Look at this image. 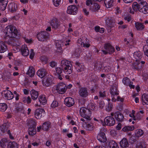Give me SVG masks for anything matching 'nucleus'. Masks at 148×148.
<instances>
[{"label":"nucleus","instance_id":"59","mask_svg":"<svg viewBox=\"0 0 148 148\" xmlns=\"http://www.w3.org/2000/svg\"><path fill=\"white\" fill-rule=\"evenodd\" d=\"M4 75L5 77L6 78H10L12 75L11 73L9 72H6L4 74Z\"/></svg>","mask_w":148,"mask_h":148},{"label":"nucleus","instance_id":"36","mask_svg":"<svg viewBox=\"0 0 148 148\" xmlns=\"http://www.w3.org/2000/svg\"><path fill=\"white\" fill-rule=\"evenodd\" d=\"M35 74L34 69L32 66H30L29 69L27 73V74L30 77H32Z\"/></svg>","mask_w":148,"mask_h":148},{"label":"nucleus","instance_id":"12","mask_svg":"<svg viewBox=\"0 0 148 148\" xmlns=\"http://www.w3.org/2000/svg\"><path fill=\"white\" fill-rule=\"evenodd\" d=\"M110 92L111 95V97L112 101L113 102H115L116 99L115 97L119 95V92L117 90L116 87L115 86H113Z\"/></svg>","mask_w":148,"mask_h":148},{"label":"nucleus","instance_id":"63","mask_svg":"<svg viewBox=\"0 0 148 148\" xmlns=\"http://www.w3.org/2000/svg\"><path fill=\"white\" fill-rule=\"evenodd\" d=\"M92 0H87L86 2V5L87 6H89L90 5H92Z\"/></svg>","mask_w":148,"mask_h":148},{"label":"nucleus","instance_id":"20","mask_svg":"<svg viewBox=\"0 0 148 148\" xmlns=\"http://www.w3.org/2000/svg\"><path fill=\"white\" fill-rule=\"evenodd\" d=\"M97 138L98 140L101 142H105L106 138L104 133L102 132H100L97 136Z\"/></svg>","mask_w":148,"mask_h":148},{"label":"nucleus","instance_id":"5","mask_svg":"<svg viewBox=\"0 0 148 148\" xmlns=\"http://www.w3.org/2000/svg\"><path fill=\"white\" fill-rule=\"evenodd\" d=\"M103 125H107L109 126H112L114 125L115 123L114 119L112 116H108L106 117L104 119V123L102 121H101Z\"/></svg>","mask_w":148,"mask_h":148},{"label":"nucleus","instance_id":"27","mask_svg":"<svg viewBox=\"0 0 148 148\" xmlns=\"http://www.w3.org/2000/svg\"><path fill=\"white\" fill-rule=\"evenodd\" d=\"M30 95L32 99L35 100L38 97V93L37 91L33 89L30 91Z\"/></svg>","mask_w":148,"mask_h":148},{"label":"nucleus","instance_id":"14","mask_svg":"<svg viewBox=\"0 0 148 148\" xmlns=\"http://www.w3.org/2000/svg\"><path fill=\"white\" fill-rule=\"evenodd\" d=\"M77 12V8L75 5H71L68 7L67 12L71 14L74 15Z\"/></svg>","mask_w":148,"mask_h":148},{"label":"nucleus","instance_id":"18","mask_svg":"<svg viewBox=\"0 0 148 148\" xmlns=\"http://www.w3.org/2000/svg\"><path fill=\"white\" fill-rule=\"evenodd\" d=\"M9 11L12 12H16L18 9V6L15 3H12L8 5Z\"/></svg>","mask_w":148,"mask_h":148},{"label":"nucleus","instance_id":"29","mask_svg":"<svg viewBox=\"0 0 148 148\" xmlns=\"http://www.w3.org/2000/svg\"><path fill=\"white\" fill-rule=\"evenodd\" d=\"M142 66L140 63V60H135V62L133 65V67L136 70L140 69Z\"/></svg>","mask_w":148,"mask_h":148},{"label":"nucleus","instance_id":"43","mask_svg":"<svg viewBox=\"0 0 148 148\" xmlns=\"http://www.w3.org/2000/svg\"><path fill=\"white\" fill-rule=\"evenodd\" d=\"M7 148H18L17 144L15 142H10L8 145Z\"/></svg>","mask_w":148,"mask_h":148},{"label":"nucleus","instance_id":"17","mask_svg":"<svg viewBox=\"0 0 148 148\" xmlns=\"http://www.w3.org/2000/svg\"><path fill=\"white\" fill-rule=\"evenodd\" d=\"M122 82L125 85H129L131 88H134V86L133 85V82H130V79L127 77L123 78L122 80Z\"/></svg>","mask_w":148,"mask_h":148},{"label":"nucleus","instance_id":"31","mask_svg":"<svg viewBox=\"0 0 148 148\" xmlns=\"http://www.w3.org/2000/svg\"><path fill=\"white\" fill-rule=\"evenodd\" d=\"M114 0H105L104 3L106 7L109 8L113 5Z\"/></svg>","mask_w":148,"mask_h":148},{"label":"nucleus","instance_id":"49","mask_svg":"<svg viewBox=\"0 0 148 148\" xmlns=\"http://www.w3.org/2000/svg\"><path fill=\"white\" fill-rule=\"evenodd\" d=\"M85 41H87V38L85 37H83L82 38H80L78 39L77 43L80 45H82Z\"/></svg>","mask_w":148,"mask_h":148},{"label":"nucleus","instance_id":"15","mask_svg":"<svg viewBox=\"0 0 148 148\" xmlns=\"http://www.w3.org/2000/svg\"><path fill=\"white\" fill-rule=\"evenodd\" d=\"M47 34L46 31L40 32L37 35L38 38L40 41H44L47 38Z\"/></svg>","mask_w":148,"mask_h":148},{"label":"nucleus","instance_id":"24","mask_svg":"<svg viewBox=\"0 0 148 148\" xmlns=\"http://www.w3.org/2000/svg\"><path fill=\"white\" fill-rule=\"evenodd\" d=\"M27 125L29 128L35 127L36 125L35 121L32 119H27Z\"/></svg>","mask_w":148,"mask_h":148},{"label":"nucleus","instance_id":"61","mask_svg":"<svg viewBox=\"0 0 148 148\" xmlns=\"http://www.w3.org/2000/svg\"><path fill=\"white\" fill-rule=\"evenodd\" d=\"M99 94L100 97H104L106 95L105 91H101L99 92Z\"/></svg>","mask_w":148,"mask_h":148},{"label":"nucleus","instance_id":"42","mask_svg":"<svg viewBox=\"0 0 148 148\" xmlns=\"http://www.w3.org/2000/svg\"><path fill=\"white\" fill-rule=\"evenodd\" d=\"M135 26L137 29L139 30H142L144 28V26L143 24L137 22L135 23Z\"/></svg>","mask_w":148,"mask_h":148},{"label":"nucleus","instance_id":"57","mask_svg":"<svg viewBox=\"0 0 148 148\" xmlns=\"http://www.w3.org/2000/svg\"><path fill=\"white\" fill-rule=\"evenodd\" d=\"M135 112L134 110H132L131 114H129V116L132 118L134 120H136L135 115Z\"/></svg>","mask_w":148,"mask_h":148},{"label":"nucleus","instance_id":"51","mask_svg":"<svg viewBox=\"0 0 148 148\" xmlns=\"http://www.w3.org/2000/svg\"><path fill=\"white\" fill-rule=\"evenodd\" d=\"M81 51V50L80 49H77L73 53V55L75 57H78L79 56Z\"/></svg>","mask_w":148,"mask_h":148},{"label":"nucleus","instance_id":"26","mask_svg":"<svg viewBox=\"0 0 148 148\" xmlns=\"http://www.w3.org/2000/svg\"><path fill=\"white\" fill-rule=\"evenodd\" d=\"M8 4L6 0H0V9L2 11L4 10Z\"/></svg>","mask_w":148,"mask_h":148},{"label":"nucleus","instance_id":"11","mask_svg":"<svg viewBox=\"0 0 148 148\" xmlns=\"http://www.w3.org/2000/svg\"><path fill=\"white\" fill-rule=\"evenodd\" d=\"M52 77L51 75L44 78L42 81L43 85L47 87L50 86L52 83Z\"/></svg>","mask_w":148,"mask_h":148},{"label":"nucleus","instance_id":"44","mask_svg":"<svg viewBox=\"0 0 148 148\" xmlns=\"http://www.w3.org/2000/svg\"><path fill=\"white\" fill-rule=\"evenodd\" d=\"M135 133L136 137H139L143 135L144 132L142 130L138 129L136 130Z\"/></svg>","mask_w":148,"mask_h":148},{"label":"nucleus","instance_id":"48","mask_svg":"<svg viewBox=\"0 0 148 148\" xmlns=\"http://www.w3.org/2000/svg\"><path fill=\"white\" fill-rule=\"evenodd\" d=\"M7 108V105L5 103H0V111L4 112L6 110Z\"/></svg>","mask_w":148,"mask_h":148},{"label":"nucleus","instance_id":"21","mask_svg":"<svg viewBox=\"0 0 148 148\" xmlns=\"http://www.w3.org/2000/svg\"><path fill=\"white\" fill-rule=\"evenodd\" d=\"M21 52L23 56H26L29 55V51L26 45H24L22 46Z\"/></svg>","mask_w":148,"mask_h":148},{"label":"nucleus","instance_id":"7","mask_svg":"<svg viewBox=\"0 0 148 148\" xmlns=\"http://www.w3.org/2000/svg\"><path fill=\"white\" fill-rule=\"evenodd\" d=\"M105 50H102V51L103 53L106 54L108 53L109 54L113 53L114 51V49L110 44H106L104 46Z\"/></svg>","mask_w":148,"mask_h":148},{"label":"nucleus","instance_id":"35","mask_svg":"<svg viewBox=\"0 0 148 148\" xmlns=\"http://www.w3.org/2000/svg\"><path fill=\"white\" fill-rule=\"evenodd\" d=\"M8 125L4 124L0 127V134H2L7 130Z\"/></svg>","mask_w":148,"mask_h":148},{"label":"nucleus","instance_id":"19","mask_svg":"<svg viewBox=\"0 0 148 148\" xmlns=\"http://www.w3.org/2000/svg\"><path fill=\"white\" fill-rule=\"evenodd\" d=\"M64 101L66 105L69 107L73 106L75 103L74 99L71 97L66 98L64 100Z\"/></svg>","mask_w":148,"mask_h":148},{"label":"nucleus","instance_id":"64","mask_svg":"<svg viewBox=\"0 0 148 148\" xmlns=\"http://www.w3.org/2000/svg\"><path fill=\"white\" fill-rule=\"evenodd\" d=\"M105 105L104 102L102 101L99 102V107L100 108H103Z\"/></svg>","mask_w":148,"mask_h":148},{"label":"nucleus","instance_id":"34","mask_svg":"<svg viewBox=\"0 0 148 148\" xmlns=\"http://www.w3.org/2000/svg\"><path fill=\"white\" fill-rule=\"evenodd\" d=\"M83 125L88 130L91 131L92 130L93 126L92 124L91 123H86L85 124L83 123Z\"/></svg>","mask_w":148,"mask_h":148},{"label":"nucleus","instance_id":"16","mask_svg":"<svg viewBox=\"0 0 148 148\" xmlns=\"http://www.w3.org/2000/svg\"><path fill=\"white\" fill-rule=\"evenodd\" d=\"M79 93L82 97H86L88 95L87 88L84 87L81 88L79 90Z\"/></svg>","mask_w":148,"mask_h":148},{"label":"nucleus","instance_id":"40","mask_svg":"<svg viewBox=\"0 0 148 148\" xmlns=\"http://www.w3.org/2000/svg\"><path fill=\"white\" fill-rule=\"evenodd\" d=\"M76 68L77 71L79 72H80L84 71V66L78 62L76 63Z\"/></svg>","mask_w":148,"mask_h":148},{"label":"nucleus","instance_id":"23","mask_svg":"<svg viewBox=\"0 0 148 148\" xmlns=\"http://www.w3.org/2000/svg\"><path fill=\"white\" fill-rule=\"evenodd\" d=\"M120 145L121 147L126 148L129 146V143L126 138H124L120 142Z\"/></svg>","mask_w":148,"mask_h":148},{"label":"nucleus","instance_id":"1","mask_svg":"<svg viewBox=\"0 0 148 148\" xmlns=\"http://www.w3.org/2000/svg\"><path fill=\"white\" fill-rule=\"evenodd\" d=\"M132 8L135 11L138 10L140 12L144 14L148 13V5L147 2L144 1H140L138 4L136 2H134L132 5Z\"/></svg>","mask_w":148,"mask_h":148},{"label":"nucleus","instance_id":"3","mask_svg":"<svg viewBox=\"0 0 148 148\" xmlns=\"http://www.w3.org/2000/svg\"><path fill=\"white\" fill-rule=\"evenodd\" d=\"M61 65L65 73L70 74L71 73L73 70L72 66L69 61L66 60H62L61 62Z\"/></svg>","mask_w":148,"mask_h":148},{"label":"nucleus","instance_id":"33","mask_svg":"<svg viewBox=\"0 0 148 148\" xmlns=\"http://www.w3.org/2000/svg\"><path fill=\"white\" fill-rule=\"evenodd\" d=\"M38 99L40 103L42 105H44L46 103L47 99L45 96V95H40Z\"/></svg>","mask_w":148,"mask_h":148},{"label":"nucleus","instance_id":"56","mask_svg":"<svg viewBox=\"0 0 148 148\" xmlns=\"http://www.w3.org/2000/svg\"><path fill=\"white\" fill-rule=\"evenodd\" d=\"M145 54L148 57V45H145L143 47Z\"/></svg>","mask_w":148,"mask_h":148},{"label":"nucleus","instance_id":"52","mask_svg":"<svg viewBox=\"0 0 148 148\" xmlns=\"http://www.w3.org/2000/svg\"><path fill=\"white\" fill-rule=\"evenodd\" d=\"M56 72L57 75H60L62 72V69L60 67H57L56 68Z\"/></svg>","mask_w":148,"mask_h":148},{"label":"nucleus","instance_id":"2","mask_svg":"<svg viewBox=\"0 0 148 148\" xmlns=\"http://www.w3.org/2000/svg\"><path fill=\"white\" fill-rule=\"evenodd\" d=\"M5 32L6 36L10 38H15L18 33L16 27L12 25L6 27L5 28Z\"/></svg>","mask_w":148,"mask_h":148},{"label":"nucleus","instance_id":"46","mask_svg":"<svg viewBox=\"0 0 148 148\" xmlns=\"http://www.w3.org/2000/svg\"><path fill=\"white\" fill-rule=\"evenodd\" d=\"M100 8L99 5L97 3H95L90 8V10L92 12H95L98 10Z\"/></svg>","mask_w":148,"mask_h":148},{"label":"nucleus","instance_id":"4","mask_svg":"<svg viewBox=\"0 0 148 148\" xmlns=\"http://www.w3.org/2000/svg\"><path fill=\"white\" fill-rule=\"evenodd\" d=\"M80 114L81 116L85 119L90 120L91 113L88 109L84 107L81 108L80 110Z\"/></svg>","mask_w":148,"mask_h":148},{"label":"nucleus","instance_id":"55","mask_svg":"<svg viewBox=\"0 0 148 148\" xmlns=\"http://www.w3.org/2000/svg\"><path fill=\"white\" fill-rule=\"evenodd\" d=\"M23 100L24 102L25 103H29L31 102V99L29 97H24Z\"/></svg>","mask_w":148,"mask_h":148},{"label":"nucleus","instance_id":"13","mask_svg":"<svg viewBox=\"0 0 148 148\" xmlns=\"http://www.w3.org/2000/svg\"><path fill=\"white\" fill-rule=\"evenodd\" d=\"M51 24L52 28L54 29H60L61 28L60 22L56 19L53 20L51 22Z\"/></svg>","mask_w":148,"mask_h":148},{"label":"nucleus","instance_id":"38","mask_svg":"<svg viewBox=\"0 0 148 148\" xmlns=\"http://www.w3.org/2000/svg\"><path fill=\"white\" fill-rule=\"evenodd\" d=\"M143 142H138L135 144L132 145V146L130 147V148H143Z\"/></svg>","mask_w":148,"mask_h":148},{"label":"nucleus","instance_id":"54","mask_svg":"<svg viewBox=\"0 0 148 148\" xmlns=\"http://www.w3.org/2000/svg\"><path fill=\"white\" fill-rule=\"evenodd\" d=\"M61 0H53V5L56 7H57L60 4Z\"/></svg>","mask_w":148,"mask_h":148},{"label":"nucleus","instance_id":"60","mask_svg":"<svg viewBox=\"0 0 148 148\" xmlns=\"http://www.w3.org/2000/svg\"><path fill=\"white\" fill-rule=\"evenodd\" d=\"M141 118L142 117L139 113H137L135 115V119H136L135 121H139L140 120Z\"/></svg>","mask_w":148,"mask_h":148},{"label":"nucleus","instance_id":"6","mask_svg":"<svg viewBox=\"0 0 148 148\" xmlns=\"http://www.w3.org/2000/svg\"><path fill=\"white\" fill-rule=\"evenodd\" d=\"M56 89L59 94H64L66 90V85L63 82L60 83L57 85Z\"/></svg>","mask_w":148,"mask_h":148},{"label":"nucleus","instance_id":"39","mask_svg":"<svg viewBox=\"0 0 148 148\" xmlns=\"http://www.w3.org/2000/svg\"><path fill=\"white\" fill-rule=\"evenodd\" d=\"M51 125V123L49 122H45L42 125V130L47 131L48 130Z\"/></svg>","mask_w":148,"mask_h":148},{"label":"nucleus","instance_id":"41","mask_svg":"<svg viewBox=\"0 0 148 148\" xmlns=\"http://www.w3.org/2000/svg\"><path fill=\"white\" fill-rule=\"evenodd\" d=\"M108 148H119V147L115 142L113 141H111L108 144Z\"/></svg>","mask_w":148,"mask_h":148},{"label":"nucleus","instance_id":"28","mask_svg":"<svg viewBox=\"0 0 148 148\" xmlns=\"http://www.w3.org/2000/svg\"><path fill=\"white\" fill-rule=\"evenodd\" d=\"M7 50V48L5 43L2 41L0 42V53H3Z\"/></svg>","mask_w":148,"mask_h":148},{"label":"nucleus","instance_id":"45","mask_svg":"<svg viewBox=\"0 0 148 148\" xmlns=\"http://www.w3.org/2000/svg\"><path fill=\"white\" fill-rule=\"evenodd\" d=\"M34 128L35 127L29 128L28 133L29 135L33 136L36 134V130Z\"/></svg>","mask_w":148,"mask_h":148},{"label":"nucleus","instance_id":"22","mask_svg":"<svg viewBox=\"0 0 148 148\" xmlns=\"http://www.w3.org/2000/svg\"><path fill=\"white\" fill-rule=\"evenodd\" d=\"M37 75L41 78L44 77L47 74V72L46 70L43 68L39 69L37 72Z\"/></svg>","mask_w":148,"mask_h":148},{"label":"nucleus","instance_id":"37","mask_svg":"<svg viewBox=\"0 0 148 148\" xmlns=\"http://www.w3.org/2000/svg\"><path fill=\"white\" fill-rule=\"evenodd\" d=\"M133 56L135 59V60H140L142 57L141 53L140 51L135 52L134 53Z\"/></svg>","mask_w":148,"mask_h":148},{"label":"nucleus","instance_id":"32","mask_svg":"<svg viewBox=\"0 0 148 148\" xmlns=\"http://www.w3.org/2000/svg\"><path fill=\"white\" fill-rule=\"evenodd\" d=\"M142 100L143 105H148V94H143L142 96Z\"/></svg>","mask_w":148,"mask_h":148},{"label":"nucleus","instance_id":"47","mask_svg":"<svg viewBox=\"0 0 148 148\" xmlns=\"http://www.w3.org/2000/svg\"><path fill=\"white\" fill-rule=\"evenodd\" d=\"M134 129V127L133 126H126L123 128L122 130L124 132H127L129 131H131Z\"/></svg>","mask_w":148,"mask_h":148},{"label":"nucleus","instance_id":"58","mask_svg":"<svg viewBox=\"0 0 148 148\" xmlns=\"http://www.w3.org/2000/svg\"><path fill=\"white\" fill-rule=\"evenodd\" d=\"M88 40L87 39V41H85V42L84 41V42L83 44V47H84L88 48L90 46V44H89V42H88Z\"/></svg>","mask_w":148,"mask_h":148},{"label":"nucleus","instance_id":"30","mask_svg":"<svg viewBox=\"0 0 148 148\" xmlns=\"http://www.w3.org/2000/svg\"><path fill=\"white\" fill-rule=\"evenodd\" d=\"M115 117L119 121H122L124 118L123 115L119 112H117L115 114Z\"/></svg>","mask_w":148,"mask_h":148},{"label":"nucleus","instance_id":"9","mask_svg":"<svg viewBox=\"0 0 148 148\" xmlns=\"http://www.w3.org/2000/svg\"><path fill=\"white\" fill-rule=\"evenodd\" d=\"M2 95L4 98L7 100H11L14 98L13 93L9 90H4L2 92Z\"/></svg>","mask_w":148,"mask_h":148},{"label":"nucleus","instance_id":"25","mask_svg":"<svg viewBox=\"0 0 148 148\" xmlns=\"http://www.w3.org/2000/svg\"><path fill=\"white\" fill-rule=\"evenodd\" d=\"M9 140L6 138H4L2 139L0 141V145L1 147L5 148L8 144Z\"/></svg>","mask_w":148,"mask_h":148},{"label":"nucleus","instance_id":"50","mask_svg":"<svg viewBox=\"0 0 148 148\" xmlns=\"http://www.w3.org/2000/svg\"><path fill=\"white\" fill-rule=\"evenodd\" d=\"M106 21L107 25L111 27L113 26L115 23L114 21H110L109 18L107 19Z\"/></svg>","mask_w":148,"mask_h":148},{"label":"nucleus","instance_id":"53","mask_svg":"<svg viewBox=\"0 0 148 148\" xmlns=\"http://www.w3.org/2000/svg\"><path fill=\"white\" fill-rule=\"evenodd\" d=\"M58 106V102L56 101H53L51 105V107L53 108H55L57 107Z\"/></svg>","mask_w":148,"mask_h":148},{"label":"nucleus","instance_id":"8","mask_svg":"<svg viewBox=\"0 0 148 148\" xmlns=\"http://www.w3.org/2000/svg\"><path fill=\"white\" fill-rule=\"evenodd\" d=\"M45 113L44 109L42 108H39L36 109L34 112V115L37 119H40L43 117Z\"/></svg>","mask_w":148,"mask_h":148},{"label":"nucleus","instance_id":"62","mask_svg":"<svg viewBox=\"0 0 148 148\" xmlns=\"http://www.w3.org/2000/svg\"><path fill=\"white\" fill-rule=\"evenodd\" d=\"M40 60L41 61L44 62L45 63H46L48 60L47 58L45 56L41 57Z\"/></svg>","mask_w":148,"mask_h":148},{"label":"nucleus","instance_id":"10","mask_svg":"<svg viewBox=\"0 0 148 148\" xmlns=\"http://www.w3.org/2000/svg\"><path fill=\"white\" fill-rule=\"evenodd\" d=\"M56 43V52L58 54L61 55L63 52L62 47L64 45V43L61 40H57Z\"/></svg>","mask_w":148,"mask_h":148}]
</instances>
